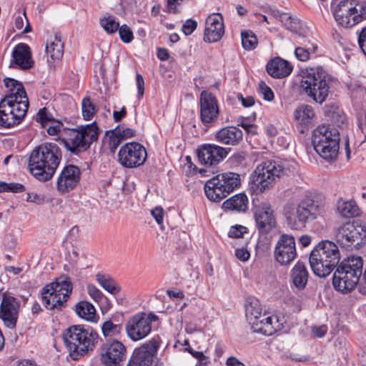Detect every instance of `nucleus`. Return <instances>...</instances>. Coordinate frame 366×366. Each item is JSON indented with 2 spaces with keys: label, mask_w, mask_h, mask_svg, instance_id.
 Returning <instances> with one entry per match:
<instances>
[{
  "label": "nucleus",
  "mask_w": 366,
  "mask_h": 366,
  "mask_svg": "<svg viewBox=\"0 0 366 366\" xmlns=\"http://www.w3.org/2000/svg\"><path fill=\"white\" fill-rule=\"evenodd\" d=\"M44 128L51 136L59 134L66 149L75 154L87 150L99 136L96 122L76 129L64 128L61 122L53 119Z\"/></svg>",
  "instance_id": "obj_1"
},
{
  "label": "nucleus",
  "mask_w": 366,
  "mask_h": 366,
  "mask_svg": "<svg viewBox=\"0 0 366 366\" xmlns=\"http://www.w3.org/2000/svg\"><path fill=\"white\" fill-rule=\"evenodd\" d=\"M61 149L54 143L41 144L32 150L28 162L31 174L41 182L51 179L61 160Z\"/></svg>",
  "instance_id": "obj_2"
},
{
  "label": "nucleus",
  "mask_w": 366,
  "mask_h": 366,
  "mask_svg": "<svg viewBox=\"0 0 366 366\" xmlns=\"http://www.w3.org/2000/svg\"><path fill=\"white\" fill-rule=\"evenodd\" d=\"M62 337L69 356L74 360L93 352L99 339L94 329L80 325L67 328Z\"/></svg>",
  "instance_id": "obj_3"
},
{
  "label": "nucleus",
  "mask_w": 366,
  "mask_h": 366,
  "mask_svg": "<svg viewBox=\"0 0 366 366\" xmlns=\"http://www.w3.org/2000/svg\"><path fill=\"white\" fill-rule=\"evenodd\" d=\"M302 92L317 104H322L330 93V77L321 67L302 69L300 74Z\"/></svg>",
  "instance_id": "obj_4"
},
{
  "label": "nucleus",
  "mask_w": 366,
  "mask_h": 366,
  "mask_svg": "<svg viewBox=\"0 0 366 366\" xmlns=\"http://www.w3.org/2000/svg\"><path fill=\"white\" fill-rule=\"evenodd\" d=\"M340 257L339 248L335 242L322 240L312 250L309 262L316 276L325 277L338 266Z\"/></svg>",
  "instance_id": "obj_5"
},
{
  "label": "nucleus",
  "mask_w": 366,
  "mask_h": 366,
  "mask_svg": "<svg viewBox=\"0 0 366 366\" xmlns=\"http://www.w3.org/2000/svg\"><path fill=\"white\" fill-rule=\"evenodd\" d=\"M262 310V305L257 299L254 297L247 299L245 304V315L254 332L270 336L282 328L283 323L277 315L259 320L261 317Z\"/></svg>",
  "instance_id": "obj_6"
},
{
  "label": "nucleus",
  "mask_w": 366,
  "mask_h": 366,
  "mask_svg": "<svg viewBox=\"0 0 366 366\" xmlns=\"http://www.w3.org/2000/svg\"><path fill=\"white\" fill-rule=\"evenodd\" d=\"M363 261L360 257L352 256L345 259L334 273L332 284L335 289L343 292L352 290L362 274Z\"/></svg>",
  "instance_id": "obj_7"
},
{
  "label": "nucleus",
  "mask_w": 366,
  "mask_h": 366,
  "mask_svg": "<svg viewBox=\"0 0 366 366\" xmlns=\"http://www.w3.org/2000/svg\"><path fill=\"white\" fill-rule=\"evenodd\" d=\"M339 142V132L329 125H320L313 132L314 149L326 161L334 162L337 159L340 148Z\"/></svg>",
  "instance_id": "obj_8"
},
{
  "label": "nucleus",
  "mask_w": 366,
  "mask_h": 366,
  "mask_svg": "<svg viewBox=\"0 0 366 366\" xmlns=\"http://www.w3.org/2000/svg\"><path fill=\"white\" fill-rule=\"evenodd\" d=\"M72 290L73 285L70 277L61 274L43 287L42 303L47 310H60L66 306Z\"/></svg>",
  "instance_id": "obj_9"
},
{
  "label": "nucleus",
  "mask_w": 366,
  "mask_h": 366,
  "mask_svg": "<svg viewBox=\"0 0 366 366\" xmlns=\"http://www.w3.org/2000/svg\"><path fill=\"white\" fill-rule=\"evenodd\" d=\"M319 205L312 199H303L297 204L288 202L284 207V215L287 224L294 229L305 227L319 214Z\"/></svg>",
  "instance_id": "obj_10"
},
{
  "label": "nucleus",
  "mask_w": 366,
  "mask_h": 366,
  "mask_svg": "<svg viewBox=\"0 0 366 366\" xmlns=\"http://www.w3.org/2000/svg\"><path fill=\"white\" fill-rule=\"evenodd\" d=\"M338 25L351 28L366 19V1L362 0H342L332 11Z\"/></svg>",
  "instance_id": "obj_11"
},
{
  "label": "nucleus",
  "mask_w": 366,
  "mask_h": 366,
  "mask_svg": "<svg viewBox=\"0 0 366 366\" xmlns=\"http://www.w3.org/2000/svg\"><path fill=\"white\" fill-rule=\"evenodd\" d=\"M283 172V167L274 161H265L259 164L250 176L249 187L255 194L269 189Z\"/></svg>",
  "instance_id": "obj_12"
},
{
  "label": "nucleus",
  "mask_w": 366,
  "mask_h": 366,
  "mask_svg": "<svg viewBox=\"0 0 366 366\" xmlns=\"http://www.w3.org/2000/svg\"><path fill=\"white\" fill-rule=\"evenodd\" d=\"M240 184V177L237 173L219 174L206 182L205 194L209 200L219 202L239 187Z\"/></svg>",
  "instance_id": "obj_13"
},
{
  "label": "nucleus",
  "mask_w": 366,
  "mask_h": 366,
  "mask_svg": "<svg viewBox=\"0 0 366 366\" xmlns=\"http://www.w3.org/2000/svg\"><path fill=\"white\" fill-rule=\"evenodd\" d=\"M335 239L346 249H357L366 242V224L360 220L349 221L337 229Z\"/></svg>",
  "instance_id": "obj_14"
},
{
  "label": "nucleus",
  "mask_w": 366,
  "mask_h": 366,
  "mask_svg": "<svg viewBox=\"0 0 366 366\" xmlns=\"http://www.w3.org/2000/svg\"><path fill=\"white\" fill-rule=\"evenodd\" d=\"M145 148L137 142L127 143L118 153L119 162L126 168H134L142 165L147 159Z\"/></svg>",
  "instance_id": "obj_15"
},
{
  "label": "nucleus",
  "mask_w": 366,
  "mask_h": 366,
  "mask_svg": "<svg viewBox=\"0 0 366 366\" xmlns=\"http://www.w3.org/2000/svg\"><path fill=\"white\" fill-rule=\"evenodd\" d=\"M157 320V317L154 314L147 316L142 313L133 316L126 325L128 336L134 341L146 337L152 330V322Z\"/></svg>",
  "instance_id": "obj_16"
},
{
  "label": "nucleus",
  "mask_w": 366,
  "mask_h": 366,
  "mask_svg": "<svg viewBox=\"0 0 366 366\" xmlns=\"http://www.w3.org/2000/svg\"><path fill=\"white\" fill-rule=\"evenodd\" d=\"M199 104L202 123L207 127L214 126L219 115V108L216 97L204 90L200 94Z\"/></svg>",
  "instance_id": "obj_17"
},
{
  "label": "nucleus",
  "mask_w": 366,
  "mask_h": 366,
  "mask_svg": "<svg viewBox=\"0 0 366 366\" xmlns=\"http://www.w3.org/2000/svg\"><path fill=\"white\" fill-rule=\"evenodd\" d=\"M11 102L12 100L9 99L0 101V125L4 127L19 124L26 115V107L23 103L14 107Z\"/></svg>",
  "instance_id": "obj_18"
},
{
  "label": "nucleus",
  "mask_w": 366,
  "mask_h": 366,
  "mask_svg": "<svg viewBox=\"0 0 366 366\" xmlns=\"http://www.w3.org/2000/svg\"><path fill=\"white\" fill-rule=\"evenodd\" d=\"M295 240L293 236L282 234L274 249L276 261L281 265L290 264L296 257Z\"/></svg>",
  "instance_id": "obj_19"
},
{
  "label": "nucleus",
  "mask_w": 366,
  "mask_h": 366,
  "mask_svg": "<svg viewBox=\"0 0 366 366\" xmlns=\"http://www.w3.org/2000/svg\"><path fill=\"white\" fill-rule=\"evenodd\" d=\"M19 302L14 297L6 293L2 295L0 304V318L5 326L9 328H14L16 325Z\"/></svg>",
  "instance_id": "obj_20"
},
{
  "label": "nucleus",
  "mask_w": 366,
  "mask_h": 366,
  "mask_svg": "<svg viewBox=\"0 0 366 366\" xmlns=\"http://www.w3.org/2000/svg\"><path fill=\"white\" fill-rule=\"evenodd\" d=\"M125 352V347L119 341L107 342L102 348L101 361L104 366H120Z\"/></svg>",
  "instance_id": "obj_21"
},
{
  "label": "nucleus",
  "mask_w": 366,
  "mask_h": 366,
  "mask_svg": "<svg viewBox=\"0 0 366 366\" xmlns=\"http://www.w3.org/2000/svg\"><path fill=\"white\" fill-rule=\"evenodd\" d=\"M81 172L78 167L69 164L63 168L56 181V189L60 194L73 190L80 180Z\"/></svg>",
  "instance_id": "obj_22"
},
{
  "label": "nucleus",
  "mask_w": 366,
  "mask_h": 366,
  "mask_svg": "<svg viewBox=\"0 0 366 366\" xmlns=\"http://www.w3.org/2000/svg\"><path fill=\"white\" fill-rule=\"evenodd\" d=\"M228 152L229 150L222 147L213 144H205L197 149V157L201 164L212 166L223 160Z\"/></svg>",
  "instance_id": "obj_23"
},
{
  "label": "nucleus",
  "mask_w": 366,
  "mask_h": 366,
  "mask_svg": "<svg viewBox=\"0 0 366 366\" xmlns=\"http://www.w3.org/2000/svg\"><path fill=\"white\" fill-rule=\"evenodd\" d=\"M254 217L259 232L267 234L276 225L274 211L271 206L262 202L254 208Z\"/></svg>",
  "instance_id": "obj_24"
},
{
  "label": "nucleus",
  "mask_w": 366,
  "mask_h": 366,
  "mask_svg": "<svg viewBox=\"0 0 366 366\" xmlns=\"http://www.w3.org/2000/svg\"><path fill=\"white\" fill-rule=\"evenodd\" d=\"M34 64L30 47L24 43L18 44L13 49L9 67L28 70L34 66Z\"/></svg>",
  "instance_id": "obj_25"
},
{
  "label": "nucleus",
  "mask_w": 366,
  "mask_h": 366,
  "mask_svg": "<svg viewBox=\"0 0 366 366\" xmlns=\"http://www.w3.org/2000/svg\"><path fill=\"white\" fill-rule=\"evenodd\" d=\"M3 81L9 91L2 99H11V103L14 107H16L20 103H23L26 107L25 114H26L29 108V99L23 84L20 81L9 77L4 78Z\"/></svg>",
  "instance_id": "obj_26"
},
{
  "label": "nucleus",
  "mask_w": 366,
  "mask_h": 366,
  "mask_svg": "<svg viewBox=\"0 0 366 366\" xmlns=\"http://www.w3.org/2000/svg\"><path fill=\"white\" fill-rule=\"evenodd\" d=\"M224 34L223 17L219 13L212 14L205 21L204 41L209 43L219 41Z\"/></svg>",
  "instance_id": "obj_27"
},
{
  "label": "nucleus",
  "mask_w": 366,
  "mask_h": 366,
  "mask_svg": "<svg viewBox=\"0 0 366 366\" xmlns=\"http://www.w3.org/2000/svg\"><path fill=\"white\" fill-rule=\"evenodd\" d=\"M214 139L222 144L235 146L242 140L243 132L237 127L227 126L216 132Z\"/></svg>",
  "instance_id": "obj_28"
},
{
  "label": "nucleus",
  "mask_w": 366,
  "mask_h": 366,
  "mask_svg": "<svg viewBox=\"0 0 366 366\" xmlns=\"http://www.w3.org/2000/svg\"><path fill=\"white\" fill-rule=\"evenodd\" d=\"M267 73L274 78L282 79L290 75L292 71L291 64L280 58L270 60L266 66Z\"/></svg>",
  "instance_id": "obj_29"
},
{
  "label": "nucleus",
  "mask_w": 366,
  "mask_h": 366,
  "mask_svg": "<svg viewBox=\"0 0 366 366\" xmlns=\"http://www.w3.org/2000/svg\"><path fill=\"white\" fill-rule=\"evenodd\" d=\"M315 117V112L312 106L302 104L297 107L294 112V119L297 124L305 128L312 125V121Z\"/></svg>",
  "instance_id": "obj_30"
},
{
  "label": "nucleus",
  "mask_w": 366,
  "mask_h": 366,
  "mask_svg": "<svg viewBox=\"0 0 366 366\" xmlns=\"http://www.w3.org/2000/svg\"><path fill=\"white\" fill-rule=\"evenodd\" d=\"M290 277L293 285L297 289H304L309 277L306 265L302 262H297L291 270Z\"/></svg>",
  "instance_id": "obj_31"
},
{
  "label": "nucleus",
  "mask_w": 366,
  "mask_h": 366,
  "mask_svg": "<svg viewBox=\"0 0 366 366\" xmlns=\"http://www.w3.org/2000/svg\"><path fill=\"white\" fill-rule=\"evenodd\" d=\"M225 210L244 212L248 209V198L244 193L236 194L227 199L222 205Z\"/></svg>",
  "instance_id": "obj_32"
},
{
  "label": "nucleus",
  "mask_w": 366,
  "mask_h": 366,
  "mask_svg": "<svg viewBox=\"0 0 366 366\" xmlns=\"http://www.w3.org/2000/svg\"><path fill=\"white\" fill-rule=\"evenodd\" d=\"M47 56L53 60H59L64 54V43L59 36H55L51 38L46 46Z\"/></svg>",
  "instance_id": "obj_33"
},
{
  "label": "nucleus",
  "mask_w": 366,
  "mask_h": 366,
  "mask_svg": "<svg viewBox=\"0 0 366 366\" xmlns=\"http://www.w3.org/2000/svg\"><path fill=\"white\" fill-rule=\"evenodd\" d=\"M339 214L343 217H353L360 214V209L355 201L339 200L337 205Z\"/></svg>",
  "instance_id": "obj_34"
},
{
  "label": "nucleus",
  "mask_w": 366,
  "mask_h": 366,
  "mask_svg": "<svg viewBox=\"0 0 366 366\" xmlns=\"http://www.w3.org/2000/svg\"><path fill=\"white\" fill-rule=\"evenodd\" d=\"M76 315L86 321L93 322L96 319V310L92 304L87 301H81L76 305Z\"/></svg>",
  "instance_id": "obj_35"
},
{
  "label": "nucleus",
  "mask_w": 366,
  "mask_h": 366,
  "mask_svg": "<svg viewBox=\"0 0 366 366\" xmlns=\"http://www.w3.org/2000/svg\"><path fill=\"white\" fill-rule=\"evenodd\" d=\"M97 282L107 292L112 295H116L120 291V287L109 277L97 274L96 275Z\"/></svg>",
  "instance_id": "obj_36"
},
{
  "label": "nucleus",
  "mask_w": 366,
  "mask_h": 366,
  "mask_svg": "<svg viewBox=\"0 0 366 366\" xmlns=\"http://www.w3.org/2000/svg\"><path fill=\"white\" fill-rule=\"evenodd\" d=\"M241 36L242 44L244 49L250 51L257 47L258 44L257 37L252 31H242Z\"/></svg>",
  "instance_id": "obj_37"
},
{
  "label": "nucleus",
  "mask_w": 366,
  "mask_h": 366,
  "mask_svg": "<svg viewBox=\"0 0 366 366\" xmlns=\"http://www.w3.org/2000/svg\"><path fill=\"white\" fill-rule=\"evenodd\" d=\"M100 25L109 34H114L119 28V23L113 16H108L100 19Z\"/></svg>",
  "instance_id": "obj_38"
},
{
  "label": "nucleus",
  "mask_w": 366,
  "mask_h": 366,
  "mask_svg": "<svg viewBox=\"0 0 366 366\" xmlns=\"http://www.w3.org/2000/svg\"><path fill=\"white\" fill-rule=\"evenodd\" d=\"M280 18L286 29L291 31H296L300 28V21L296 16L285 13L281 14Z\"/></svg>",
  "instance_id": "obj_39"
},
{
  "label": "nucleus",
  "mask_w": 366,
  "mask_h": 366,
  "mask_svg": "<svg viewBox=\"0 0 366 366\" xmlns=\"http://www.w3.org/2000/svg\"><path fill=\"white\" fill-rule=\"evenodd\" d=\"M97 109L92 103L89 97H84L81 102V112L85 120H90L97 113Z\"/></svg>",
  "instance_id": "obj_40"
},
{
  "label": "nucleus",
  "mask_w": 366,
  "mask_h": 366,
  "mask_svg": "<svg viewBox=\"0 0 366 366\" xmlns=\"http://www.w3.org/2000/svg\"><path fill=\"white\" fill-rule=\"evenodd\" d=\"M122 326L115 325L111 320L106 321L102 326V332L104 337H112L121 332Z\"/></svg>",
  "instance_id": "obj_41"
},
{
  "label": "nucleus",
  "mask_w": 366,
  "mask_h": 366,
  "mask_svg": "<svg viewBox=\"0 0 366 366\" xmlns=\"http://www.w3.org/2000/svg\"><path fill=\"white\" fill-rule=\"evenodd\" d=\"M117 31H119L120 39L124 43L129 44L134 39L133 32L127 24L120 26Z\"/></svg>",
  "instance_id": "obj_42"
},
{
  "label": "nucleus",
  "mask_w": 366,
  "mask_h": 366,
  "mask_svg": "<svg viewBox=\"0 0 366 366\" xmlns=\"http://www.w3.org/2000/svg\"><path fill=\"white\" fill-rule=\"evenodd\" d=\"M122 139L121 137L115 132H112V134L108 136L107 144L108 147L111 153H114L117 148L119 146Z\"/></svg>",
  "instance_id": "obj_43"
},
{
  "label": "nucleus",
  "mask_w": 366,
  "mask_h": 366,
  "mask_svg": "<svg viewBox=\"0 0 366 366\" xmlns=\"http://www.w3.org/2000/svg\"><path fill=\"white\" fill-rule=\"evenodd\" d=\"M258 88L264 100L271 102L274 99V93L272 89L267 86L265 82L260 81L258 84Z\"/></svg>",
  "instance_id": "obj_44"
},
{
  "label": "nucleus",
  "mask_w": 366,
  "mask_h": 366,
  "mask_svg": "<svg viewBox=\"0 0 366 366\" xmlns=\"http://www.w3.org/2000/svg\"><path fill=\"white\" fill-rule=\"evenodd\" d=\"M36 119L38 122L41 123L43 127H46L48 123L53 120V118L49 116L45 107L39 109L36 114Z\"/></svg>",
  "instance_id": "obj_45"
},
{
  "label": "nucleus",
  "mask_w": 366,
  "mask_h": 366,
  "mask_svg": "<svg viewBox=\"0 0 366 366\" xmlns=\"http://www.w3.org/2000/svg\"><path fill=\"white\" fill-rule=\"evenodd\" d=\"M24 19L26 21V26L24 28V29L23 31V33L24 34H26V33H29V32H30L31 31V26H30V24L29 23V21H28V19L26 18L25 12H24V17L18 16V17L16 18V19H15V26L19 30L22 29V28L24 26Z\"/></svg>",
  "instance_id": "obj_46"
},
{
  "label": "nucleus",
  "mask_w": 366,
  "mask_h": 366,
  "mask_svg": "<svg viewBox=\"0 0 366 366\" xmlns=\"http://www.w3.org/2000/svg\"><path fill=\"white\" fill-rule=\"evenodd\" d=\"M87 292L95 302H98L103 298L102 292L93 285L87 286Z\"/></svg>",
  "instance_id": "obj_47"
},
{
  "label": "nucleus",
  "mask_w": 366,
  "mask_h": 366,
  "mask_svg": "<svg viewBox=\"0 0 366 366\" xmlns=\"http://www.w3.org/2000/svg\"><path fill=\"white\" fill-rule=\"evenodd\" d=\"M295 54L298 60L301 61H306L310 56V49H305L300 46L297 47L295 50Z\"/></svg>",
  "instance_id": "obj_48"
},
{
  "label": "nucleus",
  "mask_w": 366,
  "mask_h": 366,
  "mask_svg": "<svg viewBox=\"0 0 366 366\" xmlns=\"http://www.w3.org/2000/svg\"><path fill=\"white\" fill-rule=\"evenodd\" d=\"M197 26V23L196 21L192 19H187L182 26V31L185 35L189 36L192 34V32L196 29Z\"/></svg>",
  "instance_id": "obj_49"
},
{
  "label": "nucleus",
  "mask_w": 366,
  "mask_h": 366,
  "mask_svg": "<svg viewBox=\"0 0 366 366\" xmlns=\"http://www.w3.org/2000/svg\"><path fill=\"white\" fill-rule=\"evenodd\" d=\"M115 132L121 137V139H125L128 138H131L135 136L136 131L131 128H124V129H116Z\"/></svg>",
  "instance_id": "obj_50"
},
{
  "label": "nucleus",
  "mask_w": 366,
  "mask_h": 366,
  "mask_svg": "<svg viewBox=\"0 0 366 366\" xmlns=\"http://www.w3.org/2000/svg\"><path fill=\"white\" fill-rule=\"evenodd\" d=\"M246 227L241 225L232 227L229 231V237L235 238L242 237V234L246 232Z\"/></svg>",
  "instance_id": "obj_51"
},
{
  "label": "nucleus",
  "mask_w": 366,
  "mask_h": 366,
  "mask_svg": "<svg viewBox=\"0 0 366 366\" xmlns=\"http://www.w3.org/2000/svg\"><path fill=\"white\" fill-rule=\"evenodd\" d=\"M358 44L362 51L366 56V26L362 28L359 33Z\"/></svg>",
  "instance_id": "obj_52"
},
{
  "label": "nucleus",
  "mask_w": 366,
  "mask_h": 366,
  "mask_svg": "<svg viewBox=\"0 0 366 366\" xmlns=\"http://www.w3.org/2000/svg\"><path fill=\"white\" fill-rule=\"evenodd\" d=\"M26 201L41 204L44 202V196L34 192H29L27 194Z\"/></svg>",
  "instance_id": "obj_53"
},
{
  "label": "nucleus",
  "mask_w": 366,
  "mask_h": 366,
  "mask_svg": "<svg viewBox=\"0 0 366 366\" xmlns=\"http://www.w3.org/2000/svg\"><path fill=\"white\" fill-rule=\"evenodd\" d=\"M136 81L138 89V97L142 98L144 94V80L140 74H136Z\"/></svg>",
  "instance_id": "obj_54"
},
{
  "label": "nucleus",
  "mask_w": 366,
  "mask_h": 366,
  "mask_svg": "<svg viewBox=\"0 0 366 366\" xmlns=\"http://www.w3.org/2000/svg\"><path fill=\"white\" fill-rule=\"evenodd\" d=\"M152 215L155 219L158 224H161L163 222V214L164 211L162 207H156L151 211Z\"/></svg>",
  "instance_id": "obj_55"
},
{
  "label": "nucleus",
  "mask_w": 366,
  "mask_h": 366,
  "mask_svg": "<svg viewBox=\"0 0 366 366\" xmlns=\"http://www.w3.org/2000/svg\"><path fill=\"white\" fill-rule=\"evenodd\" d=\"M330 117L331 120L335 123L337 125H340V124L344 123L345 120V117L340 113L339 111H334L330 115Z\"/></svg>",
  "instance_id": "obj_56"
},
{
  "label": "nucleus",
  "mask_w": 366,
  "mask_h": 366,
  "mask_svg": "<svg viewBox=\"0 0 366 366\" xmlns=\"http://www.w3.org/2000/svg\"><path fill=\"white\" fill-rule=\"evenodd\" d=\"M8 192L19 193L25 190V187L20 183L11 182L8 183Z\"/></svg>",
  "instance_id": "obj_57"
},
{
  "label": "nucleus",
  "mask_w": 366,
  "mask_h": 366,
  "mask_svg": "<svg viewBox=\"0 0 366 366\" xmlns=\"http://www.w3.org/2000/svg\"><path fill=\"white\" fill-rule=\"evenodd\" d=\"M235 255L238 259L242 262L247 261L250 256L249 252L243 248L236 249Z\"/></svg>",
  "instance_id": "obj_58"
},
{
  "label": "nucleus",
  "mask_w": 366,
  "mask_h": 366,
  "mask_svg": "<svg viewBox=\"0 0 366 366\" xmlns=\"http://www.w3.org/2000/svg\"><path fill=\"white\" fill-rule=\"evenodd\" d=\"M327 327L326 325H321L319 327H314L312 328V333L315 337H322L327 333Z\"/></svg>",
  "instance_id": "obj_59"
},
{
  "label": "nucleus",
  "mask_w": 366,
  "mask_h": 366,
  "mask_svg": "<svg viewBox=\"0 0 366 366\" xmlns=\"http://www.w3.org/2000/svg\"><path fill=\"white\" fill-rule=\"evenodd\" d=\"M127 115V109L123 107L120 111L113 112V119L115 122H119Z\"/></svg>",
  "instance_id": "obj_60"
},
{
  "label": "nucleus",
  "mask_w": 366,
  "mask_h": 366,
  "mask_svg": "<svg viewBox=\"0 0 366 366\" xmlns=\"http://www.w3.org/2000/svg\"><path fill=\"white\" fill-rule=\"evenodd\" d=\"M238 99L241 100L242 105L244 107H249L254 105V99L252 97H243L240 94H238Z\"/></svg>",
  "instance_id": "obj_61"
},
{
  "label": "nucleus",
  "mask_w": 366,
  "mask_h": 366,
  "mask_svg": "<svg viewBox=\"0 0 366 366\" xmlns=\"http://www.w3.org/2000/svg\"><path fill=\"white\" fill-rule=\"evenodd\" d=\"M192 356L198 360L201 365L205 366L207 364V358L202 352L195 351Z\"/></svg>",
  "instance_id": "obj_62"
},
{
  "label": "nucleus",
  "mask_w": 366,
  "mask_h": 366,
  "mask_svg": "<svg viewBox=\"0 0 366 366\" xmlns=\"http://www.w3.org/2000/svg\"><path fill=\"white\" fill-rule=\"evenodd\" d=\"M157 57L162 60H167L169 57L168 51L164 48H159L157 49Z\"/></svg>",
  "instance_id": "obj_63"
},
{
  "label": "nucleus",
  "mask_w": 366,
  "mask_h": 366,
  "mask_svg": "<svg viewBox=\"0 0 366 366\" xmlns=\"http://www.w3.org/2000/svg\"><path fill=\"white\" fill-rule=\"evenodd\" d=\"M226 365L227 366H245L242 362H241L235 357H228L227 361H226Z\"/></svg>",
  "instance_id": "obj_64"
}]
</instances>
